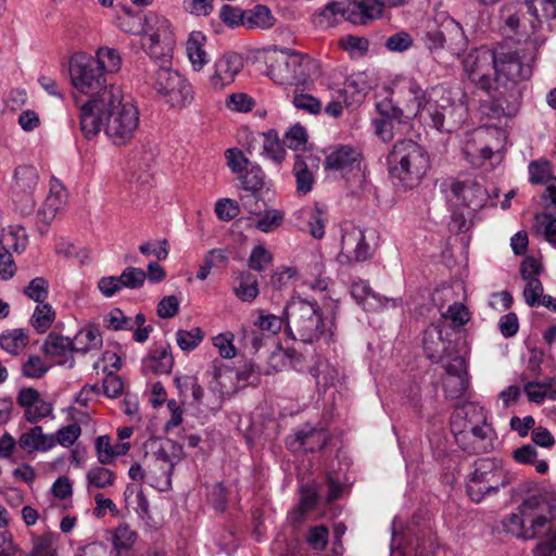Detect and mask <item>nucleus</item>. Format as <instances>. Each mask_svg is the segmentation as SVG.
<instances>
[{"mask_svg":"<svg viewBox=\"0 0 556 556\" xmlns=\"http://www.w3.org/2000/svg\"><path fill=\"white\" fill-rule=\"evenodd\" d=\"M296 441L305 452H314L327 445L329 435L324 429L312 428L308 431H299Z\"/></svg>","mask_w":556,"mask_h":556,"instance_id":"40","label":"nucleus"},{"mask_svg":"<svg viewBox=\"0 0 556 556\" xmlns=\"http://www.w3.org/2000/svg\"><path fill=\"white\" fill-rule=\"evenodd\" d=\"M28 242V237L23 227L10 226L2 230L0 236V248L3 251L23 252Z\"/></svg>","mask_w":556,"mask_h":556,"instance_id":"38","label":"nucleus"},{"mask_svg":"<svg viewBox=\"0 0 556 556\" xmlns=\"http://www.w3.org/2000/svg\"><path fill=\"white\" fill-rule=\"evenodd\" d=\"M372 84L374 79L367 72H356L345 79L343 91L350 94L353 101L359 102L372 88Z\"/></svg>","mask_w":556,"mask_h":556,"instance_id":"37","label":"nucleus"},{"mask_svg":"<svg viewBox=\"0 0 556 556\" xmlns=\"http://www.w3.org/2000/svg\"><path fill=\"white\" fill-rule=\"evenodd\" d=\"M444 320H450L453 329L463 327L469 319L470 314L467 307L460 303H454L446 312L442 313Z\"/></svg>","mask_w":556,"mask_h":556,"instance_id":"52","label":"nucleus"},{"mask_svg":"<svg viewBox=\"0 0 556 556\" xmlns=\"http://www.w3.org/2000/svg\"><path fill=\"white\" fill-rule=\"evenodd\" d=\"M513 458L522 465H533L539 473H545L548 470L547 463L544 459H538V452L531 444L514 450Z\"/></svg>","mask_w":556,"mask_h":556,"instance_id":"43","label":"nucleus"},{"mask_svg":"<svg viewBox=\"0 0 556 556\" xmlns=\"http://www.w3.org/2000/svg\"><path fill=\"white\" fill-rule=\"evenodd\" d=\"M352 298L366 311H377L387 305L390 301L375 293L367 281L357 279L351 285Z\"/></svg>","mask_w":556,"mask_h":556,"instance_id":"30","label":"nucleus"},{"mask_svg":"<svg viewBox=\"0 0 556 556\" xmlns=\"http://www.w3.org/2000/svg\"><path fill=\"white\" fill-rule=\"evenodd\" d=\"M264 153L276 163H281L285 160L286 151L279 142L277 135L269 131L262 134Z\"/></svg>","mask_w":556,"mask_h":556,"instance_id":"50","label":"nucleus"},{"mask_svg":"<svg viewBox=\"0 0 556 556\" xmlns=\"http://www.w3.org/2000/svg\"><path fill=\"white\" fill-rule=\"evenodd\" d=\"M452 331L445 325H432L425 330L422 344L428 358L440 362L451 355L454 344L450 339Z\"/></svg>","mask_w":556,"mask_h":556,"instance_id":"19","label":"nucleus"},{"mask_svg":"<svg viewBox=\"0 0 556 556\" xmlns=\"http://www.w3.org/2000/svg\"><path fill=\"white\" fill-rule=\"evenodd\" d=\"M122 366L121 357L116 350H106L98 362L93 364V369H102L103 372L110 374L117 371Z\"/></svg>","mask_w":556,"mask_h":556,"instance_id":"59","label":"nucleus"},{"mask_svg":"<svg viewBox=\"0 0 556 556\" xmlns=\"http://www.w3.org/2000/svg\"><path fill=\"white\" fill-rule=\"evenodd\" d=\"M496 53L489 49H476L467 54L463 65L469 79L485 91L494 85Z\"/></svg>","mask_w":556,"mask_h":556,"instance_id":"15","label":"nucleus"},{"mask_svg":"<svg viewBox=\"0 0 556 556\" xmlns=\"http://www.w3.org/2000/svg\"><path fill=\"white\" fill-rule=\"evenodd\" d=\"M70 77L74 89L89 96L90 99L98 98L104 88L112 85L106 84L105 75L100 70L98 61L86 53H76L71 58Z\"/></svg>","mask_w":556,"mask_h":556,"instance_id":"9","label":"nucleus"},{"mask_svg":"<svg viewBox=\"0 0 556 556\" xmlns=\"http://www.w3.org/2000/svg\"><path fill=\"white\" fill-rule=\"evenodd\" d=\"M454 195V205L457 208H464L466 212H454L452 222L458 231L468 228V218L488 201L486 190L476 181H456L452 185Z\"/></svg>","mask_w":556,"mask_h":556,"instance_id":"11","label":"nucleus"},{"mask_svg":"<svg viewBox=\"0 0 556 556\" xmlns=\"http://www.w3.org/2000/svg\"><path fill=\"white\" fill-rule=\"evenodd\" d=\"M556 500L539 492L527 496L519 514H511L503 521L506 532L523 540L546 535L533 549V556H556V527L553 526Z\"/></svg>","mask_w":556,"mask_h":556,"instance_id":"2","label":"nucleus"},{"mask_svg":"<svg viewBox=\"0 0 556 556\" xmlns=\"http://www.w3.org/2000/svg\"><path fill=\"white\" fill-rule=\"evenodd\" d=\"M55 319V312L50 304L40 303L36 306L30 324L38 333L46 332Z\"/></svg>","mask_w":556,"mask_h":556,"instance_id":"45","label":"nucleus"},{"mask_svg":"<svg viewBox=\"0 0 556 556\" xmlns=\"http://www.w3.org/2000/svg\"><path fill=\"white\" fill-rule=\"evenodd\" d=\"M300 227L307 230L315 239L325 236V227L328 222L326 207L319 204L304 206L296 213Z\"/></svg>","mask_w":556,"mask_h":556,"instance_id":"26","label":"nucleus"},{"mask_svg":"<svg viewBox=\"0 0 556 556\" xmlns=\"http://www.w3.org/2000/svg\"><path fill=\"white\" fill-rule=\"evenodd\" d=\"M523 390L529 402L542 404L546 397L556 400V379L548 377L543 380L528 381L523 386Z\"/></svg>","mask_w":556,"mask_h":556,"instance_id":"33","label":"nucleus"},{"mask_svg":"<svg viewBox=\"0 0 556 556\" xmlns=\"http://www.w3.org/2000/svg\"><path fill=\"white\" fill-rule=\"evenodd\" d=\"M136 540V531L131 530L128 525H119L113 534V549L116 553L122 549H129L135 544Z\"/></svg>","mask_w":556,"mask_h":556,"instance_id":"51","label":"nucleus"},{"mask_svg":"<svg viewBox=\"0 0 556 556\" xmlns=\"http://www.w3.org/2000/svg\"><path fill=\"white\" fill-rule=\"evenodd\" d=\"M52 410L53 408L51 403L40 397L36 403H34V406L28 407L24 412V416L28 422L35 424L50 416L52 414Z\"/></svg>","mask_w":556,"mask_h":556,"instance_id":"61","label":"nucleus"},{"mask_svg":"<svg viewBox=\"0 0 556 556\" xmlns=\"http://www.w3.org/2000/svg\"><path fill=\"white\" fill-rule=\"evenodd\" d=\"M486 420V412L482 406L475 403H466L457 407L451 419V428L456 438L458 434L477 424H484Z\"/></svg>","mask_w":556,"mask_h":556,"instance_id":"27","label":"nucleus"},{"mask_svg":"<svg viewBox=\"0 0 556 556\" xmlns=\"http://www.w3.org/2000/svg\"><path fill=\"white\" fill-rule=\"evenodd\" d=\"M43 352L53 358H60V364H65L66 359L63 358L71 356L75 351L72 339L51 332L45 340Z\"/></svg>","mask_w":556,"mask_h":556,"instance_id":"35","label":"nucleus"},{"mask_svg":"<svg viewBox=\"0 0 556 556\" xmlns=\"http://www.w3.org/2000/svg\"><path fill=\"white\" fill-rule=\"evenodd\" d=\"M74 556H118V553L104 543L91 542L79 546Z\"/></svg>","mask_w":556,"mask_h":556,"instance_id":"63","label":"nucleus"},{"mask_svg":"<svg viewBox=\"0 0 556 556\" xmlns=\"http://www.w3.org/2000/svg\"><path fill=\"white\" fill-rule=\"evenodd\" d=\"M242 67L243 60L239 54L233 52L223 54L214 62L213 72L208 76L211 88L220 91L230 86Z\"/></svg>","mask_w":556,"mask_h":556,"instance_id":"18","label":"nucleus"},{"mask_svg":"<svg viewBox=\"0 0 556 556\" xmlns=\"http://www.w3.org/2000/svg\"><path fill=\"white\" fill-rule=\"evenodd\" d=\"M169 63H160L147 72L146 83L156 92L157 97L173 109L188 106L194 98L189 80L174 71Z\"/></svg>","mask_w":556,"mask_h":556,"instance_id":"6","label":"nucleus"},{"mask_svg":"<svg viewBox=\"0 0 556 556\" xmlns=\"http://www.w3.org/2000/svg\"><path fill=\"white\" fill-rule=\"evenodd\" d=\"M58 534L48 532L34 536L30 556H56Z\"/></svg>","mask_w":556,"mask_h":556,"instance_id":"46","label":"nucleus"},{"mask_svg":"<svg viewBox=\"0 0 556 556\" xmlns=\"http://www.w3.org/2000/svg\"><path fill=\"white\" fill-rule=\"evenodd\" d=\"M338 46L354 59L365 56L369 50L368 39L355 35L342 36L338 41Z\"/></svg>","mask_w":556,"mask_h":556,"instance_id":"44","label":"nucleus"},{"mask_svg":"<svg viewBox=\"0 0 556 556\" xmlns=\"http://www.w3.org/2000/svg\"><path fill=\"white\" fill-rule=\"evenodd\" d=\"M455 441L468 454L489 453L494 450L496 433L492 426L484 420V424L467 427V430L458 434Z\"/></svg>","mask_w":556,"mask_h":556,"instance_id":"16","label":"nucleus"},{"mask_svg":"<svg viewBox=\"0 0 556 556\" xmlns=\"http://www.w3.org/2000/svg\"><path fill=\"white\" fill-rule=\"evenodd\" d=\"M326 169L340 177H345L355 170L359 172L361 153L350 146H340L327 155Z\"/></svg>","mask_w":556,"mask_h":556,"instance_id":"20","label":"nucleus"},{"mask_svg":"<svg viewBox=\"0 0 556 556\" xmlns=\"http://www.w3.org/2000/svg\"><path fill=\"white\" fill-rule=\"evenodd\" d=\"M405 92L410 104L409 113L419 116L421 121L441 132L457 130L465 122L467 109L463 102H452L448 97H442L441 102H432L426 91L414 79L405 85Z\"/></svg>","mask_w":556,"mask_h":556,"instance_id":"3","label":"nucleus"},{"mask_svg":"<svg viewBox=\"0 0 556 556\" xmlns=\"http://www.w3.org/2000/svg\"><path fill=\"white\" fill-rule=\"evenodd\" d=\"M345 21L353 25H366L383 15L380 0H345Z\"/></svg>","mask_w":556,"mask_h":556,"instance_id":"22","label":"nucleus"},{"mask_svg":"<svg viewBox=\"0 0 556 556\" xmlns=\"http://www.w3.org/2000/svg\"><path fill=\"white\" fill-rule=\"evenodd\" d=\"M215 214L218 219L229 222L240 214L238 203L231 199H219L215 203Z\"/></svg>","mask_w":556,"mask_h":556,"instance_id":"62","label":"nucleus"},{"mask_svg":"<svg viewBox=\"0 0 556 556\" xmlns=\"http://www.w3.org/2000/svg\"><path fill=\"white\" fill-rule=\"evenodd\" d=\"M98 61L100 70L105 73H117L122 67V56L118 51L110 47H101L92 55Z\"/></svg>","mask_w":556,"mask_h":556,"instance_id":"42","label":"nucleus"},{"mask_svg":"<svg viewBox=\"0 0 556 556\" xmlns=\"http://www.w3.org/2000/svg\"><path fill=\"white\" fill-rule=\"evenodd\" d=\"M424 41L431 52L447 49L457 56L466 50L468 43L463 27L452 17H445L440 26L428 29Z\"/></svg>","mask_w":556,"mask_h":556,"instance_id":"12","label":"nucleus"},{"mask_svg":"<svg viewBox=\"0 0 556 556\" xmlns=\"http://www.w3.org/2000/svg\"><path fill=\"white\" fill-rule=\"evenodd\" d=\"M469 388V377H446L444 391L450 399L462 397Z\"/></svg>","mask_w":556,"mask_h":556,"instance_id":"57","label":"nucleus"},{"mask_svg":"<svg viewBox=\"0 0 556 556\" xmlns=\"http://www.w3.org/2000/svg\"><path fill=\"white\" fill-rule=\"evenodd\" d=\"M376 239L374 230H363L355 226L345 227L341 236V263L364 262L374 253L370 241Z\"/></svg>","mask_w":556,"mask_h":556,"instance_id":"14","label":"nucleus"},{"mask_svg":"<svg viewBox=\"0 0 556 556\" xmlns=\"http://www.w3.org/2000/svg\"><path fill=\"white\" fill-rule=\"evenodd\" d=\"M119 279L123 288L137 289L144 283L147 274L141 268L129 266L119 275Z\"/></svg>","mask_w":556,"mask_h":556,"instance_id":"55","label":"nucleus"},{"mask_svg":"<svg viewBox=\"0 0 556 556\" xmlns=\"http://www.w3.org/2000/svg\"><path fill=\"white\" fill-rule=\"evenodd\" d=\"M379 117L374 119L375 132L383 141H390L395 134L402 132L408 124V116L392 104L391 101H382L377 104Z\"/></svg>","mask_w":556,"mask_h":556,"instance_id":"17","label":"nucleus"},{"mask_svg":"<svg viewBox=\"0 0 556 556\" xmlns=\"http://www.w3.org/2000/svg\"><path fill=\"white\" fill-rule=\"evenodd\" d=\"M307 142V132L304 127L294 125L285 135L283 143L292 150H302Z\"/></svg>","mask_w":556,"mask_h":556,"instance_id":"58","label":"nucleus"},{"mask_svg":"<svg viewBox=\"0 0 556 556\" xmlns=\"http://www.w3.org/2000/svg\"><path fill=\"white\" fill-rule=\"evenodd\" d=\"M389 173L395 185L412 189L419 185L429 168L426 151L415 141L400 140L388 155Z\"/></svg>","mask_w":556,"mask_h":556,"instance_id":"5","label":"nucleus"},{"mask_svg":"<svg viewBox=\"0 0 556 556\" xmlns=\"http://www.w3.org/2000/svg\"><path fill=\"white\" fill-rule=\"evenodd\" d=\"M534 227L538 233L556 247V218L548 213H540L534 216Z\"/></svg>","mask_w":556,"mask_h":556,"instance_id":"47","label":"nucleus"},{"mask_svg":"<svg viewBox=\"0 0 556 556\" xmlns=\"http://www.w3.org/2000/svg\"><path fill=\"white\" fill-rule=\"evenodd\" d=\"M139 251L144 256H154L162 261L168 256V241L166 239L147 241L139 245Z\"/></svg>","mask_w":556,"mask_h":556,"instance_id":"56","label":"nucleus"},{"mask_svg":"<svg viewBox=\"0 0 556 556\" xmlns=\"http://www.w3.org/2000/svg\"><path fill=\"white\" fill-rule=\"evenodd\" d=\"M235 294L241 301H253L258 295L257 280L250 273H241L239 286L235 288Z\"/></svg>","mask_w":556,"mask_h":556,"instance_id":"48","label":"nucleus"},{"mask_svg":"<svg viewBox=\"0 0 556 556\" xmlns=\"http://www.w3.org/2000/svg\"><path fill=\"white\" fill-rule=\"evenodd\" d=\"M318 168L319 160L312 153L304 152L295 155L293 175L299 194L305 195L312 191Z\"/></svg>","mask_w":556,"mask_h":556,"instance_id":"21","label":"nucleus"},{"mask_svg":"<svg viewBox=\"0 0 556 556\" xmlns=\"http://www.w3.org/2000/svg\"><path fill=\"white\" fill-rule=\"evenodd\" d=\"M28 343V336L23 329L8 330L0 336V348L12 355L21 353Z\"/></svg>","mask_w":556,"mask_h":556,"instance_id":"41","label":"nucleus"},{"mask_svg":"<svg viewBox=\"0 0 556 556\" xmlns=\"http://www.w3.org/2000/svg\"><path fill=\"white\" fill-rule=\"evenodd\" d=\"M48 281L42 277H36L24 289V293L33 301L42 303L48 298Z\"/></svg>","mask_w":556,"mask_h":556,"instance_id":"60","label":"nucleus"},{"mask_svg":"<svg viewBox=\"0 0 556 556\" xmlns=\"http://www.w3.org/2000/svg\"><path fill=\"white\" fill-rule=\"evenodd\" d=\"M203 331L199 327L176 332L177 345L186 352L194 350L203 340Z\"/></svg>","mask_w":556,"mask_h":556,"instance_id":"49","label":"nucleus"},{"mask_svg":"<svg viewBox=\"0 0 556 556\" xmlns=\"http://www.w3.org/2000/svg\"><path fill=\"white\" fill-rule=\"evenodd\" d=\"M18 446L27 452H47L55 446L53 434H45L40 426H35L23 432L18 438Z\"/></svg>","mask_w":556,"mask_h":556,"instance_id":"28","label":"nucleus"},{"mask_svg":"<svg viewBox=\"0 0 556 556\" xmlns=\"http://www.w3.org/2000/svg\"><path fill=\"white\" fill-rule=\"evenodd\" d=\"M469 482L476 484H489L490 486H500L511 483L505 479V472L498 463L492 458L480 459L475 464V469L469 475Z\"/></svg>","mask_w":556,"mask_h":556,"instance_id":"24","label":"nucleus"},{"mask_svg":"<svg viewBox=\"0 0 556 556\" xmlns=\"http://www.w3.org/2000/svg\"><path fill=\"white\" fill-rule=\"evenodd\" d=\"M292 104L298 109L305 111L309 114H317L321 110V103L315 97L307 93H294L292 97Z\"/></svg>","mask_w":556,"mask_h":556,"instance_id":"64","label":"nucleus"},{"mask_svg":"<svg viewBox=\"0 0 556 556\" xmlns=\"http://www.w3.org/2000/svg\"><path fill=\"white\" fill-rule=\"evenodd\" d=\"M66 190L58 180H51L49 194L38 211V223L47 228L66 205Z\"/></svg>","mask_w":556,"mask_h":556,"instance_id":"23","label":"nucleus"},{"mask_svg":"<svg viewBox=\"0 0 556 556\" xmlns=\"http://www.w3.org/2000/svg\"><path fill=\"white\" fill-rule=\"evenodd\" d=\"M334 495H330L324 502L320 495L317 494L316 489H301L300 502L293 515L295 522H301L303 518L315 510H320L321 506L327 505L334 500Z\"/></svg>","mask_w":556,"mask_h":556,"instance_id":"34","label":"nucleus"},{"mask_svg":"<svg viewBox=\"0 0 556 556\" xmlns=\"http://www.w3.org/2000/svg\"><path fill=\"white\" fill-rule=\"evenodd\" d=\"M345 0L328 2L320 11L314 14V23L324 29L336 27L342 20L345 21Z\"/></svg>","mask_w":556,"mask_h":556,"instance_id":"31","label":"nucleus"},{"mask_svg":"<svg viewBox=\"0 0 556 556\" xmlns=\"http://www.w3.org/2000/svg\"><path fill=\"white\" fill-rule=\"evenodd\" d=\"M174 366V357L168 344L154 345L142 359L144 374L168 375Z\"/></svg>","mask_w":556,"mask_h":556,"instance_id":"25","label":"nucleus"},{"mask_svg":"<svg viewBox=\"0 0 556 556\" xmlns=\"http://www.w3.org/2000/svg\"><path fill=\"white\" fill-rule=\"evenodd\" d=\"M142 47L155 62L169 63L176 46V37L169 21L150 13L141 29Z\"/></svg>","mask_w":556,"mask_h":556,"instance_id":"8","label":"nucleus"},{"mask_svg":"<svg viewBox=\"0 0 556 556\" xmlns=\"http://www.w3.org/2000/svg\"><path fill=\"white\" fill-rule=\"evenodd\" d=\"M463 153L475 166H481L486 160L491 159L493 151L488 146L483 144L481 132H476L471 138L467 139Z\"/></svg>","mask_w":556,"mask_h":556,"instance_id":"36","label":"nucleus"},{"mask_svg":"<svg viewBox=\"0 0 556 556\" xmlns=\"http://www.w3.org/2000/svg\"><path fill=\"white\" fill-rule=\"evenodd\" d=\"M531 66L525 63L517 52H497L495 60L494 84L496 89L507 91L517 100L520 97L519 84L531 77Z\"/></svg>","mask_w":556,"mask_h":556,"instance_id":"10","label":"nucleus"},{"mask_svg":"<svg viewBox=\"0 0 556 556\" xmlns=\"http://www.w3.org/2000/svg\"><path fill=\"white\" fill-rule=\"evenodd\" d=\"M329 282L330 279L325 276V265L321 262H315L311 267V275L305 283L312 290L325 291Z\"/></svg>","mask_w":556,"mask_h":556,"instance_id":"54","label":"nucleus"},{"mask_svg":"<svg viewBox=\"0 0 556 556\" xmlns=\"http://www.w3.org/2000/svg\"><path fill=\"white\" fill-rule=\"evenodd\" d=\"M76 353L87 354L102 346V333L94 325H88L80 329L72 339Z\"/></svg>","mask_w":556,"mask_h":556,"instance_id":"32","label":"nucleus"},{"mask_svg":"<svg viewBox=\"0 0 556 556\" xmlns=\"http://www.w3.org/2000/svg\"><path fill=\"white\" fill-rule=\"evenodd\" d=\"M275 21L266 5L257 4L245 11L244 27L248 29H268L274 26Z\"/></svg>","mask_w":556,"mask_h":556,"instance_id":"39","label":"nucleus"},{"mask_svg":"<svg viewBox=\"0 0 556 556\" xmlns=\"http://www.w3.org/2000/svg\"><path fill=\"white\" fill-rule=\"evenodd\" d=\"M79 109L80 130L86 139L94 138L102 129L114 144L124 146L135 136L139 111L118 85L112 84L102 93L84 103L75 98Z\"/></svg>","mask_w":556,"mask_h":556,"instance_id":"1","label":"nucleus"},{"mask_svg":"<svg viewBox=\"0 0 556 556\" xmlns=\"http://www.w3.org/2000/svg\"><path fill=\"white\" fill-rule=\"evenodd\" d=\"M285 317L287 328L294 339L313 343L325 334V321L317 303L292 300L285 307Z\"/></svg>","mask_w":556,"mask_h":556,"instance_id":"7","label":"nucleus"},{"mask_svg":"<svg viewBox=\"0 0 556 556\" xmlns=\"http://www.w3.org/2000/svg\"><path fill=\"white\" fill-rule=\"evenodd\" d=\"M39 185V173L31 165H20L14 169L11 186L12 201L21 214L28 215L35 207V192Z\"/></svg>","mask_w":556,"mask_h":556,"instance_id":"13","label":"nucleus"},{"mask_svg":"<svg viewBox=\"0 0 556 556\" xmlns=\"http://www.w3.org/2000/svg\"><path fill=\"white\" fill-rule=\"evenodd\" d=\"M264 62L265 74L281 86H305L320 75V65L315 59L290 49H268Z\"/></svg>","mask_w":556,"mask_h":556,"instance_id":"4","label":"nucleus"},{"mask_svg":"<svg viewBox=\"0 0 556 556\" xmlns=\"http://www.w3.org/2000/svg\"><path fill=\"white\" fill-rule=\"evenodd\" d=\"M273 262L271 253L262 244L252 249L249 257V267L256 271H263Z\"/></svg>","mask_w":556,"mask_h":556,"instance_id":"53","label":"nucleus"},{"mask_svg":"<svg viewBox=\"0 0 556 556\" xmlns=\"http://www.w3.org/2000/svg\"><path fill=\"white\" fill-rule=\"evenodd\" d=\"M206 37L201 31H191L186 41V53L191 67L195 72L202 71L210 62L205 50Z\"/></svg>","mask_w":556,"mask_h":556,"instance_id":"29","label":"nucleus"}]
</instances>
